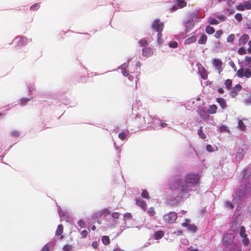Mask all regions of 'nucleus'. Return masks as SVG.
Masks as SVG:
<instances>
[{"mask_svg": "<svg viewBox=\"0 0 251 251\" xmlns=\"http://www.w3.org/2000/svg\"><path fill=\"white\" fill-rule=\"evenodd\" d=\"M148 213L151 216H153L155 214V211H154L153 207H150L148 210Z\"/></svg>", "mask_w": 251, "mask_h": 251, "instance_id": "nucleus-48", "label": "nucleus"}, {"mask_svg": "<svg viewBox=\"0 0 251 251\" xmlns=\"http://www.w3.org/2000/svg\"><path fill=\"white\" fill-rule=\"evenodd\" d=\"M119 138L122 140H124L126 138V134L124 132H120L118 135Z\"/></svg>", "mask_w": 251, "mask_h": 251, "instance_id": "nucleus-41", "label": "nucleus"}, {"mask_svg": "<svg viewBox=\"0 0 251 251\" xmlns=\"http://www.w3.org/2000/svg\"><path fill=\"white\" fill-rule=\"evenodd\" d=\"M176 1L179 8H183L186 6V2L184 0H176Z\"/></svg>", "mask_w": 251, "mask_h": 251, "instance_id": "nucleus-23", "label": "nucleus"}, {"mask_svg": "<svg viewBox=\"0 0 251 251\" xmlns=\"http://www.w3.org/2000/svg\"><path fill=\"white\" fill-rule=\"evenodd\" d=\"M235 0H227V3L229 7H232V6L234 4Z\"/></svg>", "mask_w": 251, "mask_h": 251, "instance_id": "nucleus-51", "label": "nucleus"}, {"mask_svg": "<svg viewBox=\"0 0 251 251\" xmlns=\"http://www.w3.org/2000/svg\"><path fill=\"white\" fill-rule=\"evenodd\" d=\"M167 124L165 123H161L160 126L162 127H165L167 126Z\"/></svg>", "mask_w": 251, "mask_h": 251, "instance_id": "nucleus-64", "label": "nucleus"}, {"mask_svg": "<svg viewBox=\"0 0 251 251\" xmlns=\"http://www.w3.org/2000/svg\"><path fill=\"white\" fill-rule=\"evenodd\" d=\"M177 215L175 212H170L163 216V220L167 224H172L176 222Z\"/></svg>", "mask_w": 251, "mask_h": 251, "instance_id": "nucleus-3", "label": "nucleus"}, {"mask_svg": "<svg viewBox=\"0 0 251 251\" xmlns=\"http://www.w3.org/2000/svg\"><path fill=\"white\" fill-rule=\"evenodd\" d=\"M40 7V4L38 3H35L30 6V9L35 10L38 9Z\"/></svg>", "mask_w": 251, "mask_h": 251, "instance_id": "nucleus-47", "label": "nucleus"}, {"mask_svg": "<svg viewBox=\"0 0 251 251\" xmlns=\"http://www.w3.org/2000/svg\"><path fill=\"white\" fill-rule=\"evenodd\" d=\"M194 26V24L193 22H191L189 25H187L185 29V33H187L189 32Z\"/></svg>", "mask_w": 251, "mask_h": 251, "instance_id": "nucleus-30", "label": "nucleus"}, {"mask_svg": "<svg viewBox=\"0 0 251 251\" xmlns=\"http://www.w3.org/2000/svg\"><path fill=\"white\" fill-rule=\"evenodd\" d=\"M11 134L13 137H18L19 136V133L17 131H13Z\"/></svg>", "mask_w": 251, "mask_h": 251, "instance_id": "nucleus-56", "label": "nucleus"}, {"mask_svg": "<svg viewBox=\"0 0 251 251\" xmlns=\"http://www.w3.org/2000/svg\"><path fill=\"white\" fill-rule=\"evenodd\" d=\"M32 99V97H31L30 98H24L22 99L21 100V105L24 106V105H26L28 101H29V100H30Z\"/></svg>", "mask_w": 251, "mask_h": 251, "instance_id": "nucleus-29", "label": "nucleus"}, {"mask_svg": "<svg viewBox=\"0 0 251 251\" xmlns=\"http://www.w3.org/2000/svg\"><path fill=\"white\" fill-rule=\"evenodd\" d=\"M88 234V232L86 229L83 230L80 233V235L83 238H85L87 236Z\"/></svg>", "mask_w": 251, "mask_h": 251, "instance_id": "nucleus-44", "label": "nucleus"}, {"mask_svg": "<svg viewBox=\"0 0 251 251\" xmlns=\"http://www.w3.org/2000/svg\"><path fill=\"white\" fill-rule=\"evenodd\" d=\"M217 107L216 105L213 104L209 106L207 111L209 113L213 114L216 113Z\"/></svg>", "mask_w": 251, "mask_h": 251, "instance_id": "nucleus-22", "label": "nucleus"}, {"mask_svg": "<svg viewBox=\"0 0 251 251\" xmlns=\"http://www.w3.org/2000/svg\"><path fill=\"white\" fill-rule=\"evenodd\" d=\"M198 133L199 136L202 139H204L206 138V135L203 133L202 131V126H201L198 130Z\"/></svg>", "mask_w": 251, "mask_h": 251, "instance_id": "nucleus-26", "label": "nucleus"}, {"mask_svg": "<svg viewBox=\"0 0 251 251\" xmlns=\"http://www.w3.org/2000/svg\"><path fill=\"white\" fill-rule=\"evenodd\" d=\"M238 127L242 131L245 130L246 128V126L241 120H239L238 121Z\"/></svg>", "mask_w": 251, "mask_h": 251, "instance_id": "nucleus-28", "label": "nucleus"}, {"mask_svg": "<svg viewBox=\"0 0 251 251\" xmlns=\"http://www.w3.org/2000/svg\"><path fill=\"white\" fill-rule=\"evenodd\" d=\"M235 38V35L233 34H230L227 38L226 40L227 42H233Z\"/></svg>", "mask_w": 251, "mask_h": 251, "instance_id": "nucleus-34", "label": "nucleus"}, {"mask_svg": "<svg viewBox=\"0 0 251 251\" xmlns=\"http://www.w3.org/2000/svg\"><path fill=\"white\" fill-rule=\"evenodd\" d=\"M236 75L239 78L245 76L248 78L251 76V71L249 69L244 70L243 68H240L237 71Z\"/></svg>", "mask_w": 251, "mask_h": 251, "instance_id": "nucleus-4", "label": "nucleus"}, {"mask_svg": "<svg viewBox=\"0 0 251 251\" xmlns=\"http://www.w3.org/2000/svg\"><path fill=\"white\" fill-rule=\"evenodd\" d=\"M216 101L219 104L222 109H225L227 107L226 101L223 98H218L216 100Z\"/></svg>", "mask_w": 251, "mask_h": 251, "instance_id": "nucleus-17", "label": "nucleus"}, {"mask_svg": "<svg viewBox=\"0 0 251 251\" xmlns=\"http://www.w3.org/2000/svg\"><path fill=\"white\" fill-rule=\"evenodd\" d=\"M101 240L102 243L105 245H108L110 244V239L108 236H103Z\"/></svg>", "mask_w": 251, "mask_h": 251, "instance_id": "nucleus-25", "label": "nucleus"}, {"mask_svg": "<svg viewBox=\"0 0 251 251\" xmlns=\"http://www.w3.org/2000/svg\"><path fill=\"white\" fill-rule=\"evenodd\" d=\"M209 23L211 25H218L219 23L218 21L215 18L210 19L209 20Z\"/></svg>", "mask_w": 251, "mask_h": 251, "instance_id": "nucleus-46", "label": "nucleus"}, {"mask_svg": "<svg viewBox=\"0 0 251 251\" xmlns=\"http://www.w3.org/2000/svg\"><path fill=\"white\" fill-rule=\"evenodd\" d=\"M242 89V86L238 84L236 85L234 87L231 88V90L230 92V95L232 97L234 98L236 97L238 92H239Z\"/></svg>", "mask_w": 251, "mask_h": 251, "instance_id": "nucleus-11", "label": "nucleus"}, {"mask_svg": "<svg viewBox=\"0 0 251 251\" xmlns=\"http://www.w3.org/2000/svg\"><path fill=\"white\" fill-rule=\"evenodd\" d=\"M196 41V36L194 35L188 38L184 41V44H190L195 43Z\"/></svg>", "mask_w": 251, "mask_h": 251, "instance_id": "nucleus-20", "label": "nucleus"}, {"mask_svg": "<svg viewBox=\"0 0 251 251\" xmlns=\"http://www.w3.org/2000/svg\"><path fill=\"white\" fill-rule=\"evenodd\" d=\"M207 40V35L204 33H202L198 40V43L201 45H204L206 44Z\"/></svg>", "mask_w": 251, "mask_h": 251, "instance_id": "nucleus-19", "label": "nucleus"}, {"mask_svg": "<svg viewBox=\"0 0 251 251\" xmlns=\"http://www.w3.org/2000/svg\"><path fill=\"white\" fill-rule=\"evenodd\" d=\"M151 118L149 113H145L142 118H140V124L142 126H147L151 123Z\"/></svg>", "mask_w": 251, "mask_h": 251, "instance_id": "nucleus-5", "label": "nucleus"}, {"mask_svg": "<svg viewBox=\"0 0 251 251\" xmlns=\"http://www.w3.org/2000/svg\"><path fill=\"white\" fill-rule=\"evenodd\" d=\"M64 227L62 225H59L57 226V228L55 231V235L57 236H60L59 239H62L64 238V236L62 235L63 232Z\"/></svg>", "mask_w": 251, "mask_h": 251, "instance_id": "nucleus-14", "label": "nucleus"}, {"mask_svg": "<svg viewBox=\"0 0 251 251\" xmlns=\"http://www.w3.org/2000/svg\"><path fill=\"white\" fill-rule=\"evenodd\" d=\"M122 73L125 76H126L129 75L128 71L126 69H123L122 70Z\"/></svg>", "mask_w": 251, "mask_h": 251, "instance_id": "nucleus-54", "label": "nucleus"}, {"mask_svg": "<svg viewBox=\"0 0 251 251\" xmlns=\"http://www.w3.org/2000/svg\"><path fill=\"white\" fill-rule=\"evenodd\" d=\"M175 233H176L177 235H181L182 234V232L180 230H178L176 232H175Z\"/></svg>", "mask_w": 251, "mask_h": 251, "instance_id": "nucleus-63", "label": "nucleus"}, {"mask_svg": "<svg viewBox=\"0 0 251 251\" xmlns=\"http://www.w3.org/2000/svg\"><path fill=\"white\" fill-rule=\"evenodd\" d=\"M142 196L144 198H146L147 199H150V196L148 193V192L147 190H144L142 193Z\"/></svg>", "mask_w": 251, "mask_h": 251, "instance_id": "nucleus-33", "label": "nucleus"}, {"mask_svg": "<svg viewBox=\"0 0 251 251\" xmlns=\"http://www.w3.org/2000/svg\"><path fill=\"white\" fill-rule=\"evenodd\" d=\"M237 196L234 198L235 200L237 197V199L239 200L241 198L245 196H251V182L248 183L243 189H241L240 190L236 193Z\"/></svg>", "mask_w": 251, "mask_h": 251, "instance_id": "nucleus-2", "label": "nucleus"}, {"mask_svg": "<svg viewBox=\"0 0 251 251\" xmlns=\"http://www.w3.org/2000/svg\"><path fill=\"white\" fill-rule=\"evenodd\" d=\"M213 64L216 68V70H218V73H220L223 70L222 68L223 63L221 60L219 58H214L213 60Z\"/></svg>", "mask_w": 251, "mask_h": 251, "instance_id": "nucleus-9", "label": "nucleus"}, {"mask_svg": "<svg viewBox=\"0 0 251 251\" xmlns=\"http://www.w3.org/2000/svg\"><path fill=\"white\" fill-rule=\"evenodd\" d=\"M143 54L145 56H150L153 53V51L151 48H145L142 50Z\"/></svg>", "mask_w": 251, "mask_h": 251, "instance_id": "nucleus-16", "label": "nucleus"}, {"mask_svg": "<svg viewBox=\"0 0 251 251\" xmlns=\"http://www.w3.org/2000/svg\"><path fill=\"white\" fill-rule=\"evenodd\" d=\"M132 218V215L130 213H127L125 214L123 219L124 221L130 220Z\"/></svg>", "mask_w": 251, "mask_h": 251, "instance_id": "nucleus-36", "label": "nucleus"}, {"mask_svg": "<svg viewBox=\"0 0 251 251\" xmlns=\"http://www.w3.org/2000/svg\"><path fill=\"white\" fill-rule=\"evenodd\" d=\"M249 40V36L248 34H244L241 36L239 39V46H244Z\"/></svg>", "mask_w": 251, "mask_h": 251, "instance_id": "nucleus-12", "label": "nucleus"}, {"mask_svg": "<svg viewBox=\"0 0 251 251\" xmlns=\"http://www.w3.org/2000/svg\"><path fill=\"white\" fill-rule=\"evenodd\" d=\"M192 20H194L197 22H200V18L197 14H194L193 15Z\"/></svg>", "mask_w": 251, "mask_h": 251, "instance_id": "nucleus-55", "label": "nucleus"}, {"mask_svg": "<svg viewBox=\"0 0 251 251\" xmlns=\"http://www.w3.org/2000/svg\"><path fill=\"white\" fill-rule=\"evenodd\" d=\"M164 235V233L162 230L155 231L153 234V237L155 240H158L162 238Z\"/></svg>", "mask_w": 251, "mask_h": 251, "instance_id": "nucleus-18", "label": "nucleus"}, {"mask_svg": "<svg viewBox=\"0 0 251 251\" xmlns=\"http://www.w3.org/2000/svg\"><path fill=\"white\" fill-rule=\"evenodd\" d=\"M50 243H48L45 245L44 247L42 248V251H50Z\"/></svg>", "mask_w": 251, "mask_h": 251, "instance_id": "nucleus-39", "label": "nucleus"}, {"mask_svg": "<svg viewBox=\"0 0 251 251\" xmlns=\"http://www.w3.org/2000/svg\"><path fill=\"white\" fill-rule=\"evenodd\" d=\"M152 28L158 33L161 32L164 28V24L160 22V20L156 19L152 24Z\"/></svg>", "mask_w": 251, "mask_h": 251, "instance_id": "nucleus-6", "label": "nucleus"}, {"mask_svg": "<svg viewBox=\"0 0 251 251\" xmlns=\"http://www.w3.org/2000/svg\"><path fill=\"white\" fill-rule=\"evenodd\" d=\"M27 39L25 37L18 36L13 41V43L17 46L21 47L27 42Z\"/></svg>", "mask_w": 251, "mask_h": 251, "instance_id": "nucleus-7", "label": "nucleus"}, {"mask_svg": "<svg viewBox=\"0 0 251 251\" xmlns=\"http://www.w3.org/2000/svg\"><path fill=\"white\" fill-rule=\"evenodd\" d=\"M139 44L141 47L148 45V42L146 39H142L139 40Z\"/></svg>", "mask_w": 251, "mask_h": 251, "instance_id": "nucleus-32", "label": "nucleus"}, {"mask_svg": "<svg viewBox=\"0 0 251 251\" xmlns=\"http://www.w3.org/2000/svg\"><path fill=\"white\" fill-rule=\"evenodd\" d=\"M199 73L201 75V77L204 79L206 80L208 78L207 72V71L203 67H201L199 68Z\"/></svg>", "mask_w": 251, "mask_h": 251, "instance_id": "nucleus-13", "label": "nucleus"}, {"mask_svg": "<svg viewBox=\"0 0 251 251\" xmlns=\"http://www.w3.org/2000/svg\"><path fill=\"white\" fill-rule=\"evenodd\" d=\"M182 226L183 227H187L188 230L193 232H195L197 230V227L195 225H191L187 223H182Z\"/></svg>", "mask_w": 251, "mask_h": 251, "instance_id": "nucleus-15", "label": "nucleus"}, {"mask_svg": "<svg viewBox=\"0 0 251 251\" xmlns=\"http://www.w3.org/2000/svg\"><path fill=\"white\" fill-rule=\"evenodd\" d=\"M232 80L229 79H227L226 80L225 84L227 89H229L232 85Z\"/></svg>", "mask_w": 251, "mask_h": 251, "instance_id": "nucleus-31", "label": "nucleus"}, {"mask_svg": "<svg viewBox=\"0 0 251 251\" xmlns=\"http://www.w3.org/2000/svg\"><path fill=\"white\" fill-rule=\"evenodd\" d=\"M136 203L137 205L142 208L143 209L146 210L147 204L145 201L140 199L136 200Z\"/></svg>", "mask_w": 251, "mask_h": 251, "instance_id": "nucleus-21", "label": "nucleus"}, {"mask_svg": "<svg viewBox=\"0 0 251 251\" xmlns=\"http://www.w3.org/2000/svg\"><path fill=\"white\" fill-rule=\"evenodd\" d=\"M199 176L196 174H188L184 179L180 176L172 177L169 182V186L172 190L179 189L182 196L188 194L192 190V188L198 185Z\"/></svg>", "mask_w": 251, "mask_h": 251, "instance_id": "nucleus-1", "label": "nucleus"}, {"mask_svg": "<svg viewBox=\"0 0 251 251\" xmlns=\"http://www.w3.org/2000/svg\"><path fill=\"white\" fill-rule=\"evenodd\" d=\"M245 60L248 63L251 62V57L246 56L245 58Z\"/></svg>", "mask_w": 251, "mask_h": 251, "instance_id": "nucleus-57", "label": "nucleus"}, {"mask_svg": "<svg viewBox=\"0 0 251 251\" xmlns=\"http://www.w3.org/2000/svg\"><path fill=\"white\" fill-rule=\"evenodd\" d=\"M234 17L238 22H241L243 19L242 15L240 13H237Z\"/></svg>", "mask_w": 251, "mask_h": 251, "instance_id": "nucleus-38", "label": "nucleus"}, {"mask_svg": "<svg viewBox=\"0 0 251 251\" xmlns=\"http://www.w3.org/2000/svg\"><path fill=\"white\" fill-rule=\"evenodd\" d=\"M206 149L207 151L209 152H212L213 151V148L211 145H207L206 146Z\"/></svg>", "mask_w": 251, "mask_h": 251, "instance_id": "nucleus-52", "label": "nucleus"}, {"mask_svg": "<svg viewBox=\"0 0 251 251\" xmlns=\"http://www.w3.org/2000/svg\"><path fill=\"white\" fill-rule=\"evenodd\" d=\"M98 246V243L97 241H94L93 243H92V247L94 248V249H97V247Z\"/></svg>", "mask_w": 251, "mask_h": 251, "instance_id": "nucleus-60", "label": "nucleus"}, {"mask_svg": "<svg viewBox=\"0 0 251 251\" xmlns=\"http://www.w3.org/2000/svg\"><path fill=\"white\" fill-rule=\"evenodd\" d=\"M222 34H223V31L222 30H219L216 31V32L215 33V34L214 35V36L215 37V38L218 39L220 37V36L222 35Z\"/></svg>", "mask_w": 251, "mask_h": 251, "instance_id": "nucleus-43", "label": "nucleus"}, {"mask_svg": "<svg viewBox=\"0 0 251 251\" xmlns=\"http://www.w3.org/2000/svg\"><path fill=\"white\" fill-rule=\"evenodd\" d=\"M229 64L231 66V67L235 70L236 71V67L235 66V64L234 63V62L231 61L229 62Z\"/></svg>", "mask_w": 251, "mask_h": 251, "instance_id": "nucleus-59", "label": "nucleus"}, {"mask_svg": "<svg viewBox=\"0 0 251 251\" xmlns=\"http://www.w3.org/2000/svg\"><path fill=\"white\" fill-rule=\"evenodd\" d=\"M78 226L80 227H84L85 223L83 220H79L77 222Z\"/></svg>", "mask_w": 251, "mask_h": 251, "instance_id": "nucleus-42", "label": "nucleus"}, {"mask_svg": "<svg viewBox=\"0 0 251 251\" xmlns=\"http://www.w3.org/2000/svg\"><path fill=\"white\" fill-rule=\"evenodd\" d=\"M238 53L240 55H244L247 53V51L245 49L243 48H240L238 50Z\"/></svg>", "mask_w": 251, "mask_h": 251, "instance_id": "nucleus-40", "label": "nucleus"}, {"mask_svg": "<svg viewBox=\"0 0 251 251\" xmlns=\"http://www.w3.org/2000/svg\"><path fill=\"white\" fill-rule=\"evenodd\" d=\"M249 48L248 49V52L251 54V40L248 42Z\"/></svg>", "mask_w": 251, "mask_h": 251, "instance_id": "nucleus-58", "label": "nucleus"}, {"mask_svg": "<svg viewBox=\"0 0 251 251\" xmlns=\"http://www.w3.org/2000/svg\"><path fill=\"white\" fill-rule=\"evenodd\" d=\"M218 91L220 93V94H223L224 93V89L222 88H219L218 89Z\"/></svg>", "mask_w": 251, "mask_h": 251, "instance_id": "nucleus-62", "label": "nucleus"}, {"mask_svg": "<svg viewBox=\"0 0 251 251\" xmlns=\"http://www.w3.org/2000/svg\"><path fill=\"white\" fill-rule=\"evenodd\" d=\"M245 232L246 230L245 227L244 226H240L239 232L240 236L242 237H246V236H247V235Z\"/></svg>", "mask_w": 251, "mask_h": 251, "instance_id": "nucleus-27", "label": "nucleus"}, {"mask_svg": "<svg viewBox=\"0 0 251 251\" xmlns=\"http://www.w3.org/2000/svg\"><path fill=\"white\" fill-rule=\"evenodd\" d=\"M218 19L222 21H224L225 20V17L222 15L218 16Z\"/></svg>", "mask_w": 251, "mask_h": 251, "instance_id": "nucleus-61", "label": "nucleus"}, {"mask_svg": "<svg viewBox=\"0 0 251 251\" xmlns=\"http://www.w3.org/2000/svg\"><path fill=\"white\" fill-rule=\"evenodd\" d=\"M112 216L114 219H118L120 216V213L118 212H113L112 213Z\"/></svg>", "mask_w": 251, "mask_h": 251, "instance_id": "nucleus-50", "label": "nucleus"}, {"mask_svg": "<svg viewBox=\"0 0 251 251\" xmlns=\"http://www.w3.org/2000/svg\"><path fill=\"white\" fill-rule=\"evenodd\" d=\"M162 33L161 32L158 33L157 34V37H158V40L157 42L159 44H161L163 42V39L162 38Z\"/></svg>", "mask_w": 251, "mask_h": 251, "instance_id": "nucleus-37", "label": "nucleus"}, {"mask_svg": "<svg viewBox=\"0 0 251 251\" xmlns=\"http://www.w3.org/2000/svg\"><path fill=\"white\" fill-rule=\"evenodd\" d=\"M63 249L65 251H70L72 249V247L70 245H66L63 247Z\"/></svg>", "mask_w": 251, "mask_h": 251, "instance_id": "nucleus-49", "label": "nucleus"}, {"mask_svg": "<svg viewBox=\"0 0 251 251\" xmlns=\"http://www.w3.org/2000/svg\"><path fill=\"white\" fill-rule=\"evenodd\" d=\"M169 46L170 48H176L178 47V43L176 41H173L169 43Z\"/></svg>", "mask_w": 251, "mask_h": 251, "instance_id": "nucleus-35", "label": "nucleus"}, {"mask_svg": "<svg viewBox=\"0 0 251 251\" xmlns=\"http://www.w3.org/2000/svg\"><path fill=\"white\" fill-rule=\"evenodd\" d=\"M226 206L227 208L232 209L234 208L233 204L230 201H226Z\"/></svg>", "mask_w": 251, "mask_h": 251, "instance_id": "nucleus-45", "label": "nucleus"}, {"mask_svg": "<svg viewBox=\"0 0 251 251\" xmlns=\"http://www.w3.org/2000/svg\"><path fill=\"white\" fill-rule=\"evenodd\" d=\"M246 9H251V3L250 2L244 1L237 6V9L239 11H244Z\"/></svg>", "mask_w": 251, "mask_h": 251, "instance_id": "nucleus-10", "label": "nucleus"}, {"mask_svg": "<svg viewBox=\"0 0 251 251\" xmlns=\"http://www.w3.org/2000/svg\"><path fill=\"white\" fill-rule=\"evenodd\" d=\"M243 238V242L244 243L245 245H248L249 243H250V241H249V239L247 238V236H246V237H242Z\"/></svg>", "mask_w": 251, "mask_h": 251, "instance_id": "nucleus-53", "label": "nucleus"}, {"mask_svg": "<svg viewBox=\"0 0 251 251\" xmlns=\"http://www.w3.org/2000/svg\"><path fill=\"white\" fill-rule=\"evenodd\" d=\"M205 31L207 34H212L215 32V29L213 27L207 25L205 27Z\"/></svg>", "mask_w": 251, "mask_h": 251, "instance_id": "nucleus-24", "label": "nucleus"}, {"mask_svg": "<svg viewBox=\"0 0 251 251\" xmlns=\"http://www.w3.org/2000/svg\"><path fill=\"white\" fill-rule=\"evenodd\" d=\"M234 238V235L233 233H229L224 235L223 242L224 245H227L231 243Z\"/></svg>", "mask_w": 251, "mask_h": 251, "instance_id": "nucleus-8", "label": "nucleus"}]
</instances>
